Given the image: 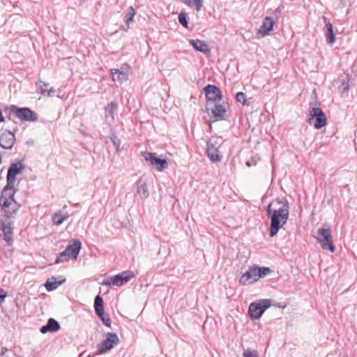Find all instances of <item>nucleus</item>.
Wrapping results in <instances>:
<instances>
[{"label":"nucleus","mask_w":357,"mask_h":357,"mask_svg":"<svg viewBox=\"0 0 357 357\" xmlns=\"http://www.w3.org/2000/svg\"><path fill=\"white\" fill-rule=\"evenodd\" d=\"M37 88L39 93L44 96H50L51 93L53 91L51 87H49V84L40 81L37 83Z\"/></svg>","instance_id":"4be33fe9"},{"label":"nucleus","mask_w":357,"mask_h":357,"mask_svg":"<svg viewBox=\"0 0 357 357\" xmlns=\"http://www.w3.org/2000/svg\"><path fill=\"white\" fill-rule=\"evenodd\" d=\"M22 169V162L18 161L17 163H13L10 166L7 173V183L8 185H13L15 181L16 175Z\"/></svg>","instance_id":"4468645a"},{"label":"nucleus","mask_w":357,"mask_h":357,"mask_svg":"<svg viewBox=\"0 0 357 357\" xmlns=\"http://www.w3.org/2000/svg\"><path fill=\"white\" fill-rule=\"evenodd\" d=\"M274 20L267 16L264 18L261 25L258 30V35L261 37H265L271 33L275 24Z\"/></svg>","instance_id":"ddd939ff"},{"label":"nucleus","mask_w":357,"mask_h":357,"mask_svg":"<svg viewBox=\"0 0 357 357\" xmlns=\"http://www.w3.org/2000/svg\"><path fill=\"white\" fill-rule=\"evenodd\" d=\"M142 156L146 161L149 162L151 165L155 166L156 169L159 172H162L167 167V161L165 159L157 158L153 153L143 152Z\"/></svg>","instance_id":"9d476101"},{"label":"nucleus","mask_w":357,"mask_h":357,"mask_svg":"<svg viewBox=\"0 0 357 357\" xmlns=\"http://www.w3.org/2000/svg\"><path fill=\"white\" fill-rule=\"evenodd\" d=\"M183 3L190 8H195L199 12L203 7V0H182Z\"/></svg>","instance_id":"bb28decb"},{"label":"nucleus","mask_w":357,"mask_h":357,"mask_svg":"<svg viewBox=\"0 0 357 357\" xmlns=\"http://www.w3.org/2000/svg\"><path fill=\"white\" fill-rule=\"evenodd\" d=\"M98 317L101 319V320L102 321L103 324H104L105 326H108V327H110V326H111V320H110V319H109V318H108V317H105L104 316V314H102V316H98Z\"/></svg>","instance_id":"c9c22d12"},{"label":"nucleus","mask_w":357,"mask_h":357,"mask_svg":"<svg viewBox=\"0 0 357 357\" xmlns=\"http://www.w3.org/2000/svg\"><path fill=\"white\" fill-rule=\"evenodd\" d=\"M246 165L248 166V167H250L251 166V164L250 162H246Z\"/></svg>","instance_id":"a19ab883"},{"label":"nucleus","mask_w":357,"mask_h":357,"mask_svg":"<svg viewBox=\"0 0 357 357\" xmlns=\"http://www.w3.org/2000/svg\"><path fill=\"white\" fill-rule=\"evenodd\" d=\"M135 15V10L133 7L130 6L128 8L127 14L126 17L125 22L127 24H129L133 20L134 16Z\"/></svg>","instance_id":"c756f323"},{"label":"nucleus","mask_w":357,"mask_h":357,"mask_svg":"<svg viewBox=\"0 0 357 357\" xmlns=\"http://www.w3.org/2000/svg\"><path fill=\"white\" fill-rule=\"evenodd\" d=\"M326 23V31L325 36L326 41L328 44H333L335 40V37L333 33V24L330 22H327L326 18L324 19Z\"/></svg>","instance_id":"412c9836"},{"label":"nucleus","mask_w":357,"mask_h":357,"mask_svg":"<svg viewBox=\"0 0 357 357\" xmlns=\"http://www.w3.org/2000/svg\"><path fill=\"white\" fill-rule=\"evenodd\" d=\"M94 309L98 316H102L104 314L103 300L99 295L95 298Z\"/></svg>","instance_id":"393cba45"},{"label":"nucleus","mask_w":357,"mask_h":357,"mask_svg":"<svg viewBox=\"0 0 357 357\" xmlns=\"http://www.w3.org/2000/svg\"><path fill=\"white\" fill-rule=\"evenodd\" d=\"M310 117L309 123L313 126L316 129H320L326 124V118L319 107H313L310 112Z\"/></svg>","instance_id":"1a4fd4ad"},{"label":"nucleus","mask_w":357,"mask_h":357,"mask_svg":"<svg viewBox=\"0 0 357 357\" xmlns=\"http://www.w3.org/2000/svg\"><path fill=\"white\" fill-rule=\"evenodd\" d=\"M137 195H138L142 199H145L149 196V191L148 190L147 184L145 181L141 180L137 183Z\"/></svg>","instance_id":"6ab92c4d"},{"label":"nucleus","mask_w":357,"mask_h":357,"mask_svg":"<svg viewBox=\"0 0 357 357\" xmlns=\"http://www.w3.org/2000/svg\"><path fill=\"white\" fill-rule=\"evenodd\" d=\"M5 121V119L4 117L2 115V111L1 109H0V123L1 122H3Z\"/></svg>","instance_id":"58836bf2"},{"label":"nucleus","mask_w":357,"mask_h":357,"mask_svg":"<svg viewBox=\"0 0 357 357\" xmlns=\"http://www.w3.org/2000/svg\"><path fill=\"white\" fill-rule=\"evenodd\" d=\"M289 204L287 201L277 199L267 206V214L271 218L270 236H275L280 229L287 222L289 215Z\"/></svg>","instance_id":"f257e3e1"},{"label":"nucleus","mask_w":357,"mask_h":357,"mask_svg":"<svg viewBox=\"0 0 357 357\" xmlns=\"http://www.w3.org/2000/svg\"><path fill=\"white\" fill-rule=\"evenodd\" d=\"M236 98L238 102H241L243 105H245L247 99H246V96L244 93L238 92L236 95Z\"/></svg>","instance_id":"473e14b6"},{"label":"nucleus","mask_w":357,"mask_h":357,"mask_svg":"<svg viewBox=\"0 0 357 357\" xmlns=\"http://www.w3.org/2000/svg\"><path fill=\"white\" fill-rule=\"evenodd\" d=\"M14 109H15L16 116L22 120V107H16L15 106H13V111H14Z\"/></svg>","instance_id":"f704fd0d"},{"label":"nucleus","mask_w":357,"mask_h":357,"mask_svg":"<svg viewBox=\"0 0 357 357\" xmlns=\"http://www.w3.org/2000/svg\"><path fill=\"white\" fill-rule=\"evenodd\" d=\"M271 305V301L269 299H263L257 303H252L248 310L250 318L252 319H258Z\"/></svg>","instance_id":"0eeeda50"},{"label":"nucleus","mask_w":357,"mask_h":357,"mask_svg":"<svg viewBox=\"0 0 357 357\" xmlns=\"http://www.w3.org/2000/svg\"><path fill=\"white\" fill-rule=\"evenodd\" d=\"M15 135L8 131L3 132L0 136V146L4 149H10L13 146Z\"/></svg>","instance_id":"2eb2a0df"},{"label":"nucleus","mask_w":357,"mask_h":357,"mask_svg":"<svg viewBox=\"0 0 357 357\" xmlns=\"http://www.w3.org/2000/svg\"><path fill=\"white\" fill-rule=\"evenodd\" d=\"M204 91L207 99V107H209L216 101L221 100V92L217 86L208 84L204 88Z\"/></svg>","instance_id":"9b49d317"},{"label":"nucleus","mask_w":357,"mask_h":357,"mask_svg":"<svg viewBox=\"0 0 357 357\" xmlns=\"http://www.w3.org/2000/svg\"><path fill=\"white\" fill-rule=\"evenodd\" d=\"M271 270L268 267H260L257 265L250 266L240 278L239 283L246 286L254 284L271 273Z\"/></svg>","instance_id":"7ed1b4c3"},{"label":"nucleus","mask_w":357,"mask_h":357,"mask_svg":"<svg viewBox=\"0 0 357 357\" xmlns=\"http://www.w3.org/2000/svg\"><path fill=\"white\" fill-rule=\"evenodd\" d=\"M317 240L324 250H328L331 252L335 250L330 228H319L317 232Z\"/></svg>","instance_id":"423d86ee"},{"label":"nucleus","mask_w":357,"mask_h":357,"mask_svg":"<svg viewBox=\"0 0 357 357\" xmlns=\"http://www.w3.org/2000/svg\"><path fill=\"white\" fill-rule=\"evenodd\" d=\"M116 107L117 105L114 102H111L105 107V116L107 120H109L110 121H114V112L116 110Z\"/></svg>","instance_id":"5701e85b"},{"label":"nucleus","mask_w":357,"mask_h":357,"mask_svg":"<svg viewBox=\"0 0 357 357\" xmlns=\"http://www.w3.org/2000/svg\"><path fill=\"white\" fill-rule=\"evenodd\" d=\"M7 293L3 289H0V305L4 301Z\"/></svg>","instance_id":"4c0bfd02"},{"label":"nucleus","mask_w":357,"mask_h":357,"mask_svg":"<svg viewBox=\"0 0 357 357\" xmlns=\"http://www.w3.org/2000/svg\"><path fill=\"white\" fill-rule=\"evenodd\" d=\"M206 153L208 158L213 162H220L222 160L218 149L211 142L207 143Z\"/></svg>","instance_id":"f3484780"},{"label":"nucleus","mask_w":357,"mask_h":357,"mask_svg":"<svg viewBox=\"0 0 357 357\" xmlns=\"http://www.w3.org/2000/svg\"><path fill=\"white\" fill-rule=\"evenodd\" d=\"M134 277L135 274L132 272H122L120 274H117L113 277H110L108 279L104 280L102 282V285L109 287H120L126 284L130 279H132Z\"/></svg>","instance_id":"6e6552de"},{"label":"nucleus","mask_w":357,"mask_h":357,"mask_svg":"<svg viewBox=\"0 0 357 357\" xmlns=\"http://www.w3.org/2000/svg\"><path fill=\"white\" fill-rule=\"evenodd\" d=\"M69 217V215L67 212L63 213L62 211H59L55 213L52 215V222L56 225H61L66 220H67Z\"/></svg>","instance_id":"b1692460"},{"label":"nucleus","mask_w":357,"mask_h":357,"mask_svg":"<svg viewBox=\"0 0 357 357\" xmlns=\"http://www.w3.org/2000/svg\"><path fill=\"white\" fill-rule=\"evenodd\" d=\"M82 248L79 240L75 239L67 246L66 250L60 253L56 260V264L63 263L69 259H76Z\"/></svg>","instance_id":"20e7f679"},{"label":"nucleus","mask_w":357,"mask_h":357,"mask_svg":"<svg viewBox=\"0 0 357 357\" xmlns=\"http://www.w3.org/2000/svg\"><path fill=\"white\" fill-rule=\"evenodd\" d=\"M15 189L13 184L3 188L0 197V206L7 217L11 216L18 208L17 203L14 199Z\"/></svg>","instance_id":"f03ea898"},{"label":"nucleus","mask_w":357,"mask_h":357,"mask_svg":"<svg viewBox=\"0 0 357 357\" xmlns=\"http://www.w3.org/2000/svg\"><path fill=\"white\" fill-rule=\"evenodd\" d=\"M178 22L181 24H182L185 28H188V23L186 18V14L183 12H181L178 15Z\"/></svg>","instance_id":"7c9ffc66"},{"label":"nucleus","mask_w":357,"mask_h":357,"mask_svg":"<svg viewBox=\"0 0 357 357\" xmlns=\"http://www.w3.org/2000/svg\"><path fill=\"white\" fill-rule=\"evenodd\" d=\"M1 230L4 234V238L6 241H8L11 238V234H12V229L9 224H6L5 222H2L1 224Z\"/></svg>","instance_id":"c85d7f7f"},{"label":"nucleus","mask_w":357,"mask_h":357,"mask_svg":"<svg viewBox=\"0 0 357 357\" xmlns=\"http://www.w3.org/2000/svg\"><path fill=\"white\" fill-rule=\"evenodd\" d=\"M60 329V325L57 321L54 319L53 318H50L47 324L45 326H43L40 328V332L42 333H45L47 332H55Z\"/></svg>","instance_id":"aec40b11"},{"label":"nucleus","mask_w":357,"mask_h":357,"mask_svg":"<svg viewBox=\"0 0 357 357\" xmlns=\"http://www.w3.org/2000/svg\"><path fill=\"white\" fill-rule=\"evenodd\" d=\"M243 357H259V354L255 350L250 349H246L243 354Z\"/></svg>","instance_id":"2f4dec72"},{"label":"nucleus","mask_w":357,"mask_h":357,"mask_svg":"<svg viewBox=\"0 0 357 357\" xmlns=\"http://www.w3.org/2000/svg\"><path fill=\"white\" fill-rule=\"evenodd\" d=\"M119 337L115 333H107L105 338L98 344L96 355L105 354L112 350L114 347L119 344Z\"/></svg>","instance_id":"39448f33"},{"label":"nucleus","mask_w":357,"mask_h":357,"mask_svg":"<svg viewBox=\"0 0 357 357\" xmlns=\"http://www.w3.org/2000/svg\"><path fill=\"white\" fill-rule=\"evenodd\" d=\"M38 114L28 107H24V121H36L38 120Z\"/></svg>","instance_id":"a878e982"},{"label":"nucleus","mask_w":357,"mask_h":357,"mask_svg":"<svg viewBox=\"0 0 357 357\" xmlns=\"http://www.w3.org/2000/svg\"><path fill=\"white\" fill-rule=\"evenodd\" d=\"M62 283L63 281L56 282L55 278H52L51 279L47 280L45 286L48 291H52L56 289Z\"/></svg>","instance_id":"cd10ccee"},{"label":"nucleus","mask_w":357,"mask_h":357,"mask_svg":"<svg viewBox=\"0 0 357 357\" xmlns=\"http://www.w3.org/2000/svg\"><path fill=\"white\" fill-rule=\"evenodd\" d=\"M207 109L211 111L215 121L222 120L225 118L226 109L222 105L214 102L209 107H207Z\"/></svg>","instance_id":"dca6fc26"},{"label":"nucleus","mask_w":357,"mask_h":357,"mask_svg":"<svg viewBox=\"0 0 357 357\" xmlns=\"http://www.w3.org/2000/svg\"><path fill=\"white\" fill-rule=\"evenodd\" d=\"M189 43L197 50L204 54H209L211 50L208 45L204 40H189Z\"/></svg>","instance_id":"a211bd4d"},{"label":"nucleus","mask_w":357,"mask_h":357,"mask_svg":"<svg viewBox=\"0 0 357 357\" xmlns=\"http://www.w3.org/2000/svg\"><path fill=\"white\" fill-rule=\"evenodd\" d=\"M110 139L114 144V145L116 146L117 151H119L120 146H121V140L119 139L116 135H112L110 137Z\"/></svg>","instance_id":"72a5a7b5"},{"label":"nucleus","mask_w":357,"mask_h":357,"mask_svg":"<svg viewBox=\"0 0 357 357\" xmlns=\"http://www.w3.org/2000/svg\"><path fill=\"white\" fill-rule=\"evenodd\" d=\"M8 351V349L6 348L2 349V351H1V353L0 356H3L4 354V353L6 351Z\"/></svg>","instance_id":"ea45409f"},{"label":"nucleus","mask_w":357,"mask_h":357,"mask_svg":"<svg viewBox=\"0 0 357 357\" xmlns=\"http://www.w3.org/2000/svg\"><path fill=\"white\" fill-rule=\"evenodd\" d=\"M110 72L114 82L121 84L128 79L129 76L127 67L122 66L121 69H111Z\"/></svg>","instance_id":"f8f14e48"},{"label":"nucleus","mask_w":357,"mask_h":357,"mask_svg":"<svg viewBox=\"0 0 357 357\" xmlns=\"http://www.w3.org/2000/svg\"><path fill=\"white\" fill-rule=\"evenodd\" d=\"M342 85H343L344 88H343V90L342 91V95L347 96L349 90V84L348 83L343 82Z\"/></svg>","instance_id":"e433bc0d"}]
</instances>
